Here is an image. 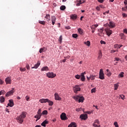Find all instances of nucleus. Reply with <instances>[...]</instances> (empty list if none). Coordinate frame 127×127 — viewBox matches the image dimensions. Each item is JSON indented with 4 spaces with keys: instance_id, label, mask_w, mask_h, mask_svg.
Wrapping results in <instances>:
<instances>
[{
    "instance_id": "obj_1",
    "label": "nucleus",
    "mask_w": 127,
    "mask_h": 127,
    "mask_svg": "<svg viewBox=\"0 0 127 127\" xmlns=\"http://www.w3.org/2000/svg\"><path fill=\"white\" fill-rule=\"evenodd\" d=\"M26 117V112H23L22 114L16 118V120L19 124L23 123V120Z\"/></svg>"
},
{
    "instance_id": "obj_2",
    "label": "nucleus",
    "mask_w": 127,
    "mask_h": 127,
    "mask_svg": "<svg viewBox=\"0 0 127 127\" xmlns=\"http://www.w3.org/2000/svg\"><path fill=\"white\" fill-rule=\"evenodd\" d=\"M41 116H42V113H41V109H39L37 112V114L34 116L35 119H37L36 122L38 121V120H40L41 118Z\"/></svg>"
},
{
    "instance_id": "obj_3",
    "label": "nucleus",
    "mask_w": 127,
    "mask_h": 127,
    "mask_svg": "<svg viewBox=\"0 0 127 127\" xmlns=\"http://www.w3.org/2000/svg\"><path fill=\"white\" fill-rule=\"evenodd\" d=\"M99 78L101 80H104V79H105V74L104 73L103 69H100Z\"/></svg>"
},
{
    "instance_id": "obj_4",
    "label": "nucleus",
    "mask_w": 127,
    "mask_h": 127,
    "mask_svg": "<svg viewBox=\"0 0 127 127\" xmlns=\"http://www.w3.org/2000/svg\"><path fill=\"white\" fill-rule=\"evenodd\" d=\"M46 75L48 78H50L51 79H53V78H55V77H56V74L53 72H48Z\"/></svg>"
},
{
    "instance_id": "obj_5",
    "label": "nucleus",
    "mask_w": 127,
    "mask_h": 127,
    "mask_svg": "<svg viewBox=\"0 0 127 127\" xmlns=\"http://www.w3.org/2000/svg\"><path fill=\"white\" fill-rule=\"evenodd\" d=\"M73 90L75 94H77L78 92L81 91V88L79 85H75L73 88Z\"/></svg>"
},
{
    "instance_id": "obj_6",
    "label": "nucleus",
    "mask_w": 127,
    "mask_h": 127,
    "mask_svg": "<svg viewBox=\"0 0 127 127\" xmlns=\"http://www.w3.org/2000/svg\"><path fill=\"white\" fill-rule=\"evenodd\" d=\"M105 31L106 32L108 36H110L113 33V31H112V30L108 28H105Z\"/></svg>"
},
{
    "instance_id": "obj_7",
    "label": "nucleus",
    "mask_w": 127,
    "mask_h": 127,
    "mask_svg": "<svg viewBox=\"0 0 127 127\" xmlns=\"http://www.w3.org/2000/svg\"><path fill=\"white\" fill-rule=\"evenodd\" d=\"M14 93V88H12V90L10 91L7 92L5 94L6 97H9V96H11V95H12Z\"/></svg>"
},
{
    "instance_id": "obj_8",
    "label": "nucleus",
    "mask_w": 127,
    "mask_h": 127,
    "mask_svg": "<svg viewBox=\"0 0 127 127\" xmlns=\"http://www.w3.org/2000/svg\"><path fill=\"white\" fill-rule=\"evenodd\" d=\"M61 119L63 121H66V120H68V118H67V117H66V114H65L64 113H63L61 115Z\"/></svg>"
},
{
    "instance_id": "obj_9",
    "label": "nucleus",
    "mask_w": 127,
    "mask_h": 127,
    "mask_svg": "<svg viewBox=\"0 0 127 127\" xmlns=\"http://www.w3.org/2000/svg\"><path fill=\"white\" fill-rule=\"evenodd\" d=\"M80 118L81 119V120L86 121V120H87V119H88V115L87 114H81L80 116Z\"/></svg>"
},
{
    "instance_id": "obj_10",
    "label": "nucleus",
    "mask_w": 127,
    "mask_h": 127,
    "mask_svg": "<svg viewBox=\"0 0 127 127\" xmlns=\"http://www.w3.org/2000/svg\"><path fill=\"white\" fill-rule=\"evenodd\" d=\"M85 74H86L85 71L81 73L80 79L81 81H82V82H84V81L86 80V78L85 77V75H84Z\"/></svg>"
},
{
    "instance_id": "obj_11",
    "label": "nucleus",
    "mask_w": 127,
    "mask_h": 127,
    "mask_svg": "<svg viewBox=\"0 0 127 127\" xmlns=\"http://www.w3.org/2000/svg\"><path fill=\"white\" fill-rule=\"evenodd\" d=\"M5 82L6 84H11V77H6L5 79Z\"/></svg>"
},
{
    "instance_id": "obj_12",
    "label": "nucleus",
    "mask_w": 127,
    "mask_h": 127,
    "mask_svg": "<svg viewBox=\"0 0 127 127\" xmlns=\"http://www.w3.org/2000/svg\"><path fill=\"white\" fill-rule=\"evenodd\" d=\"M13 106H14L13 100L12 99H10L9 100L8 103L7 104V106L12 107H13Z\"/></svg>"
},
{
    "instance_id": "obj_13",
    "label": "nucleus",
    "mask_w": 127,
    "mask_h": 127,
    "mask_svg": "<svg viewBox=\"0 0 127 127\" xmlns=\"http://www.w3.org/2000/svg\"><path fill=\"white\" fill-rule=\"evenodd\" d=\"M109 27L110 28H114L116 27V23L113 21H110L109 22Z\"/></svg>"
},
{
    "instance_id": "obj_14",
    "label": "nucleus",
    "mask_w": 127,
    "mask_h": 127,
    "mask_svg": "<svg viewBox=\"0 0 127 127\" xmlns=\"http://www.w3.org/2000/svg\"><path fill=\"white\" fill-rule=\"evenodd\" d=\"M56 19H57V18L55 16H51V21L53 25H54V24H55V21H56Z\"/></svg>"
},
{
    "instance_id": "obj_15",
    "label": "nucleus",
    "mask_w": 127,
    "mask_h": 127,
    "mask_svg": "<svg viewBox=\"0 0 127 127\" xmlns=\"http://www.w3.org/2000/svg\"><path fill=\"white\" fill-rule=\"evenodd\" d=\"M55 99L57 101H61L62 100L61 97L59 96V95L57 93L55 94Z\"/></svg>"
},
{
    "instance_id": "obj_16",
    "label": "nucleus",
    "mask_w": 127,
    "mask_h": 127,
    "mask_svg": "<svg viewBox=\"0 0 127 127\" xmlns=\"http://www.w3.org/2000/svg\"><path fill=\"white\" fill-rule=\"evenodd\" d=\"M99 32H100L98 34V35H99V36H104V28H101L99 30Z\"/></svg>"
},
{
    "instance_id": "obj_17",
    "label": "nucleus",
    "mask_w": 127,
    "mask_h": 127,
    "mask_svg": "<svg viewBox=\"0 0 127 127\" xmlns=\"http://www.w3.org/2000/svg\"><path fill=\"white\" fill-rule=\"evenodd\" d=\"M48 99H41L39 100V102L41 104H43V103H48Z\"/></svg>"
},
{
    "instance_id": "obj_18",
    "label": "nucleus",
    "mask_w": 127,
    "mask_h": 127,
    "mask_svg": "<svg viewBox=\"0 0 127 127\" xmlns=\"http://www.w3.org/2000/svg\"><path fill=\"white\" fill-rule=\"evenodd\" d=\"M39 66H40V62L38 61L37 64H35L34 66L32 67V69H37Z\"/></svg>"
},
{
    "instance_id": "obj_19",
    "label": "nucleus",
    "mask_w": 127,
    "mask_h": 127,
    "mask_svg": "<svg viewBox=\"0 0 127 127\" xmlns=\"http://www.w3.org/2000/svg\"><path fill=\"white\" fill-rule=\"evenodd\" d=\"M106 75L108 76V77H111L112 76V72L110 71L109 69L106 70Z\"/></svg>"
},
{
    "instance_id": "obj_20",
    "label": "nucleus",
    "mask_w": 127,
    "mask_h": 127,
    "mask_svg": "<svg viewBox=\"0 0 127 127\" xmlns=\"http://www.w3.org/2000/svg\"><path fill=\"white\" fill-rule=\"evenodd\" d=\"M48 124H49L48 121H47V120H46L41 124V126L45 127H46V125H48Z\"/></svg>"
},
{
    "instance_id": "obj_21",
    "label": "nucleus",
    "mask_w": 127,
    "mask_h": 127,
    "mask_svg": "<svg viewBox=\"0 0 127 127\" xmlns=\"http://www.w3.org/2000/svg\"><path fill=\"white\" fill-rule=\"evenodd\" d=\"M70 19H72V20H75L77 19V15L72 14L71 15H70Z\"/></svg>"
},
{
    "instance_id": "obj_22",
    "label": "nucleus",
    "mask_w": 127,
    "mask_h": 127,
    "mask_svg": "<svg viewBox=\"0 0 127 127\" xmlns=\"http://www.w3.org/2000/svg\"><path fill=\"white\" fill-rule=\"evenodd\" d=\"M84 1L82 2V0H79L78 1V3H76V6H79V5H80L81 4H82V3H84V2H85L86 1H85V0H83Z\"/></svg>"
},
{
    "instance_id": "obj_23",
    "label": "nucleus",
    "mask_w": 127,
    "mask_h": 127,
    "mask_svg": "<svg viewBox=\"0 0 127 127\" xmlns=\"http://www.w3.org/2000/svg\"><path fill=\"white\" fill-rule=\"evenodd\" d=\"M41 70L42 71H49V68H48V66H43Z\"/></svg>"
},
{
    "instance_id": "obj_24",
    "label": "nucleus",
    "mask_w": 127,
    "mask_h": 127,
    "mask_svg": "<svg viewBox=\"0 0 127 127\" xmlns=\"http://www.w3.org/2000/svg\"><path fill=\"white\" fill-rule=\"evenodd\" d=\"M68 127H77V126H76V123L75 122H72L68 125Z\"/></svg>"
},
{
    "instance_id": "obj_25",
    "label": "nucleus",
    "mask_w": 127,
    "mask_h": 127,
    "mask_svg": "<svg viewBox=\"0 0 127 127\" xmlns=\"http://www.w3.org/2000/svg\"><path fill=\"white\" fill-rule=\"evenodd\" d=\"M45 18L46 19V20L47 21H49L50 20V14H47L46 16H45Z\"/></svg>"
},
{
    "instance_id": "obj_26",
    "label": "nucleus",
    "mask_w": 127,
    "mask_h": 127,
    "mask_svg": "<svg viewBox=\"0 0 127 127\" xmlns=\"http://www.w3.org/2000/svg\"><path fill=\"white\" fill-rule=\"evenodd\" d=\"M84 100H85V98H84V97L83 96H79V99L78 100L79 103H83L84 102Z\"/></svg>"
},
{
    "instance_id": "obj_27",
    "label": "nucleus",
    "mask_w": 127,
    "mask_h": 127,
    "mask_svg": "<svg viewBox=\"0 0 127 127\" xmlns=\"http://www.w3.org/2000/svg\"><path fill=\"white\" fill-rule=\"evenodd\" d=\"M120 36H121V39H123L124 40L126 39V36H125V34L124 33H121L120 34Z\"/></svg>"
},
{
    "instance_id": "obj_28",
    "label": "nucleus",
    "mask_w": 127,
    "mask_h": 127,
    "mask_svg": "<svg viewBox=\"0 0 127 127\" xmlns=\"http://www.w3.org/2000/svg\"><path fill=\"white\" fill-rule=\"evenodd\" d=\"M4 101H5V99H4V97H3V96L0 97V103H4Z\"/></svg>"
},
{
    "instance_id": "obj_29",
    "label": "nucleus",
    "mask_w": 127,
    "mask_h": 127,
    "mask_svg": "<svg viewBox=\"0 0 127 127\" xmlns=\"http://www.w3.org/2000/svg\"><path fill=\"white\" fill-rule=\"evenodd\" d=\"M77 30L79 34L82 35L84 33V31L81 28H78Z\"/></svg>"
},
{
    "instance_id": "obj_30",
    "label": "nucleus",
    "mask_w": 127,
    "mask_h": 127,
    "mask_svg": "<svg viewBox=\"0 0 127 127\" xmlns=\"http://www.w3.org/2000/svg\"><path fill=\"white\" fill-rule=\"evenodd\" d=\"M73 99L76 101V102H79V99H80V96H74Z\"/></svg>"
},
{
    "instance_id": "obj_31",
    "label": "nucleus",
    "mask_w": 127,
    "mask_h": 127,
    "mask_svg": "<svg viewBox=\"0 0 127 127\" xmlns=\"http://www.w3.org/2000/svg\"><path fill=\"white\" fill-rule=\"evenodd\" d=\"M103 57V55L102 54V52L100 51L99 53V56L98 57V59H99V60H100V59H102V57Z\"/></svg>"
},
{
    "instance_id": "obj_32",
    "label": "nucleus",
    "mask_w": 127,
    "mask_h": 127,
    "mask_svg": "<svg viewBox=\"0 0 127 127\" xmlns=\"http://www.w3.org/2000/svg\"><path fill=\"white\" fill-rule=\"evenodd\" d=\"M65 9H66V6H65V5H62L60 7L61 10H65Z\"/></svg>"
},
{
    "instance_id": "obj_33",
    "label": "nucleus",
    "mask_w": 127,
    "mask_h": 127,
    "mask_svg": "<svg viewBox=\"0 0 127 127\" xmlns=\"http://www.w3.org/2000/svg\"><path fill=\"white\" fill-rule=\"evenodd\" d=\"M98 26H99V25H98V24L93 25H92V27H91V29H95V28L98 27Z\"/></svg>"
},
{
    "instance_id": "obj_34",
    "label": "nucleus",
    "mask_w": 127,
    "mask_h": 127,
    "mask_svg": "<svg viewBox=\"0 0 127 127\" xmlns=\"http://www.w3.org/2000/svg\"><path fill=\"white\" fill-rule=\"evenodd\" d=\"M39 23H40V24H42V25H45V21H40L39 20Z\"/></svg>"
},
{
    "instance_id": "obj_35",
    "label": "nucleus",
    "mask_w": 127,
    "mask_h": 127,
    "mask_svg": "<svg viewBox=\"0 0 127 127\" xmlns=\"http://www.w3.org/2000/svg\"><path fill=\"white\" fill-rule=\"evenodd\" d=\"M44 50H45V47L41 48L39 50L40 53H42V52H44Z\"/></svg>"
},
{
    "instance_id": "obj_36",
    "label": "nucleus",
    "mask_w": 127,
    "mask_h": 127,
    "mask_svg": "<svg viewBox=\"0 0 127 127\" xmlns=\"http://www.w3.org/2000/svg\"><path fill=\"white\" fill-rule=\"evenodd\" d=\"M95 75H93L92 74H91L89 78H90L91 80H95Z\"/></svg>"
},
{
    "instance_id": "obj_37",
    "label": "nucleus",
    "mask_w": 127,
    "mask_h": 127,
    "mask_svg": "<svg viewBox=\"0 0 127 127\" xmlns=\"http://www.w3.org/2000/svg\"><path fill=\"white\" fill-rule=\"evenodd\" d=\"M115 90H118V88H119V84L116 83L114 84Z\"/></svg>"
},
{
    "instance_id": "obj_38",
    "label": "nucleus",
    "mask_w": 127,
    "mask_h": 127,
    "mask_svg": "<svg viewBox=\"0 0 127 127\" xmlns=\"http://www.w3.org/2000/svg\"><path fill=\"white\" fill-rule=\"evenodd\" d=\"M125 74V73L124 72H121L119 74V76L121 77V78H123V77H124V74Z\"/></svg>"
},
{
    "instance_id": "obj_39",
    "label": "nucleus",
    "mask_w": 127,
    "mask_h": 127,
    "mask_svg": "<svg viewBox=\"0 0 127 127\" xmlns=\"http://www.w3.org/2000/svg\"><path fill=\"white\" fill-rule=\"evenodd\" d=\"M48 103H49V106H53V102L48 100Z\"/></svg>"
},
{
    "instance_id": "obj_40",
    "label": "nucleus",
    "mask_w": 127,
    "mask_h": 127,
    "mask_svg": "<svg viewBox=\"0 0 127 127\" xmlns=\"http://www.w3.org/2000/svg\"><path fill=\"white\" fill-rule=\"evenodd\" d=\"M84 44H85L86 45H87V46H90L91 44L90 41H87L86 42H85Z\"/></svg>"
},
{
    "instance_id": "obj_41",
    "label": "nucleus",
    "mask_w": 127,
    "mask_h": 127,
    "mask_svg": "<svg viewBox=\"0 0 127 127\" xmlns=\"http://www.w3.org/2000/svg\"><path fill=\"white\" fill-rule=\"evenodd\" d=\"M94 124H97V125H100V122L98 120H95L94 122Z\"/></svg>"
},
{
    "instance_id": "obj_42",
    "label": "nucleus",
    "mask_w": 127,
    "mask_h": 127,
    "mask_svg": "<svg viewBox=\"0 0 127 127\" xmlns=\"http://www.w3.org/2000/svg\"><path fill=\"white\" fill-rule=\"evenodd\" d=\"M48 112H47V110H44L42 112V115H48Z\"/></svg>"
},
{
    "instance_id": "obj_43",
    "label": "nucleus",
    "mask_w": 127,
    "mask_h": 127,
    "mask_svg": "<svg viewBox=\"0 0 127 127\" xmlns=\"http://www.w3.org/2000/svg\"><path fill=\"white\" fill-rule=\"evenodd\" d=\"M93 127H101V125L98 126V125L96 124V123H93Z\"/></svg>"
},
{
    "instance_id": "obj_44",
    "label": "nucleus",
    "mask_w": 127,
    "mask_h": 127,
    "mask_svg": "<svg viewBox=\"0 0 127 127\" xmlns=\"http://www.w3.org/2000/svg\"><path fill=\"white\" fill-rule=\"evenodd\" d=\"M72 37H73V38H77L78 35L77 34H72Z\"/></svg>"
},
{
    "instance_id": "obj_45",
    "label": "nucleus",
    "mask_w": 127,
    "mask_h": 127,
    "mask_svg": "<svg viewBox=\"0 0 127 127\" xmlns=\"http://www.w3.org/2000/svg\"><path fill=\"white\" fill-rule=\"evenodd\" d=\"M26 70V69L25 68H20V71H21V72H24Z\"/></svg>"
},
{
    "instance_id": "obj_46",
    "label": "nucleus",
    "mask_w": 127,
    "mask_h": 127,
    "mask_svg": "<svg viewBox=\"0 0 127 127\" xmlns=\"http://www.w3.org/2000/svg\"><path fill=\"white\" fill-rule=\"evenodd\" d=\"M75 78H76V79H80V78H81V76L79 74H77L75 75Z\"/></svg>"
},
{
    "instance_id": "obj_47",
    "label": "nucleus",
    "mask_w": 127,
    "mask_h": 127,
    "mask_svg": "<svg viewBox=\"0 0 127 127\" xmlns=\"http://www.w3.org/2000/svg\"><path fill=\"white\" fill-rule=\"evenodd\" d=\"M127 10V6L122 7V10L123 11H126V10Z\"/></svg>"
},
{
    "instance_id": "obj_48",
    "label": "nucleus",
    "mask_w": 127,
    "mask_h": 127,
    "mask_svg": "<svg viewBox=\"0 0 127 127\" xmlns=\"http://www.w3.org/2000/svg\"><path fill=\"white\" fill-rule=\"evenodd\" d=\"M115 127H119V125L118 124V122H115L114 124Z\"/></svg>"
},
{
    "instance_id": "obj_49",
    "label": "nucleus",
    "mask_w": 127,
    "mask_h": 127,
    "mask_svg": "<svg viewBox=\"0 0 127 127\" xmlns=\"http://www.w3.org/2000/svg\"><path fill=\"white\" fill-rule=\"evenodd\" d=\"M104 26H105V27H108L109 26V27H110V25L108 23L105 24L104 25Z\"/></svg>"
},
{
    "instance_id": "obj_50",
    "label": "nucleus",
    "mask_w": 127,
    "mask_h": 127,
    "mask_svg": "<svg viewBox=\"0 0 127 127\" xmlns=\"http://www.w3.org/2000/svg\"><path fill=\"white\" fill-rule=\"evenodd\" d=\"M0 92L1 95H4V94H5V91L4 90H1Z\"/></svg>"
},
{
    "instance_id": "obj_51",
    "label": "nucleus",
    "mask_w": 127,
    "mask_h": 127,
    "mask_svg": "<svg viewBox=\"0 0 127 127\" xmlns=\"http://www.w3.org/2000/svg\"><path fill=\"white\" fill-rule=\"evenodd\" d=\"M59 41L60 43L62 42V36H60L59 37Z\"/></svg>"
},
{
    "instance_id": "obj_52",
    "label": "nucleus",
    "mask_w": 127,
    "mask_h": 127,
    "mask_svg": "<svg viewBox=\"0 0 127 127\" xmlns=\"http://www.w3.org/2000/svg\"><path fill=\"white\" fill-rule=\"evenodd\" d=\"M98 2H100V3H103L104 1H105V0H97Z\"/></svg>"
},
{
    "instance_id": "obj_53",
    "label": "nucleus",
    "mask_w": 127,
    "mask_h": 127,
    "mask_svg": "<svg viewBox=\"0 0 127 127\" xmlns=\"http://www.w3.org/2000/svg\"><path fill=\"white\" fill-rule=\"evenodd\" d=\"M96 92V88H93L91 89V93H95Z\"/></svg>"
},
{
    "instance_id": "obj_54",
    "label": "nucleus",
    "mask_w": 127,
    "mask_h": 127,
    "mask_svg": "<svg viewBox=\"0 0 127 127\" xmlns=\"http://www.w3.org/2000/svg\"><path fill=\"white\" fill-rule=\"evenodd\" d=\"M25 98H26V101H27V102H28L29 101V99H30V98L28 96H26Z\"/></svg>"
},
{
    "instance_id": "obj_55",
    "label": "nucleus",
    "mask_w": 127,
    "mask_h": 127,
    "mask_svg": "<svg viewBox=\"0 0 127 127\" xmlns=\"http://www.w3.org/2000/svg\"><path fill=\"white\" fill-rule=\"evenodd\" d=\"M82 110V108H77L75 110L76 112H80Z\"/></svg>"
},
{
    "instance_id": "obj_56",
    "label": "nucleus",
    "mask_w": 127,
    "mask_h": 127,
    "mask_svg": "<svg viewBox=\"0 0 127 127\" xmlns=\"http://www.w3.org/2000/svg\"><path fill=\"white\" fill-rule=\"evenodd\" d=\"M109 12H110V10H108V11H106L105 12H104L103 14L104 15H106L107 14V13L108 14Z\"/></svg>"
},
{
    "instance_id": "obj_57",
    "label": "nucleus",
    "mask_w": 127,
    "mask_h": 127,
    "mask_svg": "<svg viewBox=\"0 0 127 127\" xmlns=\"http://www.w3.org/2000/svg\"><path fill=\"white\" fill-rule=\"evenodd\" d=\"M122 15H123V17H127V14H126V13H123L122 14Z\"/></svg>"
},
{
    "instance_id": "obj_58",
    "label": "nucleus",
    "mask_w": 127,
    "mask_h": 127,
    "mask_svg": "<svg viewBox=\"0 0 127 127\" xmlns=\"http://www.w3.org/2000/svg\"><path fill=\"white\" fill-rule=\"evenodd\" d=\"M26 67L27 68V69L28 70H29L30 69V66H29V64H27L26 66Z\"/></svg>"
},
{
    "instance_id": "obj_59",
    "label": "nucleus",
    "mask_w": 127,
    "mask_h": 127,
    "mask_svg": "<svg viewBox=\"0 0 127 127\" xmlns=\"http://www.w3.org/2000/svg\"><path fill=\"white\" fill-rule=\"evenodd\" d=\"M120 98H121V99H122V100H124V98H125V95H120Z\"/></svg>"
},
{
    "instance_id": "obj_60",
    "label": "nucleus",
    "mask_w": 127,
    "mask_h": 127,
    "mask_svg": "<svg viewBox=\"0 0 127 127\" xmlns=\"http://www.w3.org/2000/svg\"><path fill=\"white\" fill-rule=\"evenodd\" d=\"M123 32H124V33H126V34H127V29H124L123 30Z\"/></svg>"
},
{
    "instance_id": "obj_61",
    "label": "nucleus",
    "mask_w": 127,
    "mask_h": 127,
    "mask_svg": "<svg viewBox=\"0 0 127 127\" xmlns=\"http://www.w3.org/2000/svg\"><path fill=\"white\" fill-rule=\"evenodd\" d=\"M114 61H120V58H115Z\"/></svg>"
},
{
    "instance_id": "obj_62",
    "label": "nucleus",
    "mask_w": 127,
    "mask_h": 127,
    "mask_svg": "<svg viewBox=\"0 0 127 127\" xmlns=\"http://www.w3.org/2000/svg\"><path fill=\"white\" fill-rule=\"evenodd\" d=\"M96 10L100 11V6H98L96 7Z\"/></svg>"
},
{
    "instance_id": "obj_63",
    "label": "nucleus",
    "mask_w": 127,
    "mask_h": 127,
    "mask_svg": "<svg viewBox=\"0 0 127 127\" xmlns=\"http://www.w3.org/2000/svg\"><path fill=\"white\" fill-rule=\"evenodd\" d=\"M100 43H101V44H106V42H105L104 41H101Z\"/></svg>"
},
{
    "instance_id": "obj_64",
    "label": "nucleus",
    "mask_w": 127,
    "mask_h": 127,
    "mask_svg": "<svg viewBox=\"0 0 127 127\" xmlns=\"http://www.w3.org/2000/svg\"><path fill=\"white\" fill-rule=\"evenodd\" d=\"M124 4H125V5H127V0H125L124 1Z\"/></svg>"
}]
</instances>
